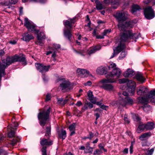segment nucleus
<instances>
[{
	"label": "nucleus",
	"mask_w": 155,
	"mask_h": 155,
	"mask_svg": "<svg viewBox=\"0 0 155 155\" xmlns=\"http://www.w3.org/2000/svg\"><path fill=\"white\" fill-rule=\"evenodd\" d=\"M137 93L139 95H143L139 97L137 99L139 103L147 104L149 102L155 104V90L151 91L148 94L147 88L144 87H140L137 90Z\"/></svg>",
	"instance_id": "1"
},
{
	"label": "nucleus",
	"mask_w": 155,
	"mask_h": 155,
	"mask_svg": "<svg viewBox=\"0 0 155 155\" xmlns=\"http://www.w3.org/2000/svg\"><path fill=\"white\" fill-rule=\"evenodd\" d=\"M129 35L127 32V30L126 31L124 32L121 34L120 43L117 46L115 49H113V53L110 58H112L117 55L119 53L125 48L124 43L128 41L130 39Z\"/></svg>",
	"instance_id": "2"
},
{
	"label": "nucleus",
	"mask_w": 155,
	"mask_h": 155,
	"mask_svg": "<svg viewBox=\"0 0 155 155\" xmlns=\"http://www.w3.org/2000/svg\"><path fill=\"white\" fill-rule=\"evenodd\" d=\"M124 96H126L124 98H122L119 101L113 102L112 103L114 105L126 107L127 105H132L134 103L133 100L128 97V94L126 91H124L122 94Z\"/></svg>",
	"instance_id": "3"
},
{
	"label": "nucleus",
	"mask_w": 155,
	"mask_h": 155,
	"mask_svg": "<svg viewBox=\"0 0 155 155\" xmlns=\"http://www.w3.org/2000/svg\"><path fill=\"white\" fill-rule=\"evenodd\" d=\"M50 111V108L49 107L46 110H44L40 112L38 114V117L39 120V123L43 128L49 118Z\"/></svg>",
	"instance_id": "4"
},
{
	"label": "nucleus",
	"mask_w": 155,
	"mask_h": 155,
	"mask_svg": "<svg viewBox=\"0 0 155 155\" xmlns=\"http://www.w3.org/2000/svg\"><path fill=\"white\" fill-rule=\"evenodd\" d=\"M15 60L14 56L11 57H8L5 60H3L2 62H0V81L1 80L2 76L5 74V70L6 66L15 62Z\"/></svg>",
	"instance_id": "5"
},
{
	"label": "nucleus",
	"mask_w": 155,
	"mask_h": 155,
	"mask_svg": "<svg viewBox=\"0 0 155 155\" xmlns=\"http://www.w3.org/2000/svg\"><path fill=\"white\" fill-rule=\"evenodd\" d=\"M62 82L60 85V89L64 92L68 91L73 88L70 82L68 80L66 81L64 78H59L57 79V82Z\"/></svg>",
	"instance_id": "6"
},
{
	"label": "nucleus",
	"mask_w": 155,
	"mask_h": 155,
	"mask_svg": "<svg viewBox=\"0 0 155 155\" xmlns=\"http://www.w3.org/2000/svg\"><path fill=\"white\" fill-rule=\"evenodd\" d=\"M24 25L28 29V31L35 34H38L39 31L36 29V26L33 22L29 21L27 18H25V20Z\"/></svg>",
	"instance_id": "7"
},
{
	"label": "nucleus",
	"mask_w": 155,
	"mask_h": 155,
	"mask_svg": "<svg viewBox=\"0 0 155 155\" xmlns=\"http://www.w3.org/2000/svg\"><path fill=\"white\" fill-rule=\"evenodd\" d=\"M109 68L110 70L111 68L112 69V71L110 72L117 79L120 78L121 74V71L120 68L116 67V65L115 63L110 64Z\"/></svg>",
	"instance_id": "8"
},
{
	"label": "nucleus",
	"mask_w": 155,
	"mask_h": 155,
	"mask_svg": "<svg viewBox=\"0 0 155 155\" xmlns=\"http://www.w3.org/2000/svg\"><path fill=\"white\" fill-rule=\"evenodd\" d=\"M118 28L122 31H125L126 29L132 28L134 26L133 22L131 21L119 22L118 25Z\"/></svg>",
	"instance_id": "9"
},
{
	"label": "nucleus",
	"mask_w": 155,
	"mask_h": 155,
	"mask_svg": "<svg viewBox=\"0 0 155 155\" xmlns=\"http://www.w3.org/2000/svg\"><path fill=\"white\" fill-rule=\"evenodd\" d=\"M144 15L145 17L148 19H152L155 16L154 11L152 7L150 6L145 8Z\"/></svg>",
	"instance_id": "10"
},
{
	"label": "nucleus",
	"mask_w": 155,
	"mask_h": 155,
	"mask_svg": "<svg viewBox=\"0 0 155 155\" xmlns=\"http://www.w3.org/2000/svg\"><path fill=\"white\" fill-rule=\"evenodd\" d=\"M100 83L102 84L101 87L104 90L109 91H114V85L109 83H110L109 82L101 80L100 81Z\"/></svg>",
	"instance_id": "11"
},
{
	"label": "nucleus",
	"mask_w": 155,
	"mask_h": 155,
	"mask_svg": "<svg viewBox=\"0 0 155 155\" xmlns=\"http://www.w3.org/2000/svg\"><path fill=\"white\" fill-rule=\"evenodd\" d=\"M105 77L106 78L103 79L101 81L110 83H113L116 82L117 80L116 78L110 72H108L105 74Z\"/></svg>",
	"instance_id": "12"
},
{
	"label": "nucleus",
	"mask_w": 155,
	"mask_h": 155,
	"mask_svg": "<svg viewBox=\"0 0 155 155\" xmlns=\"http://www.w3.org/2000/svg\"><path fill=\"white\" fill-rule=\"evenodd\" d=\"M35 66L37 70L42 73L48 71L50 67V65L45 66L38 63H35Z\"/></svg>",
	"instance_id": "13"
},
{
	"label": "nucleus",
	"mask_w": 155,
	"mask_h": 155,
	"mask_svg": "<svg viewBox=\"0 0 155 155\" xmlns=\"http://www.w3.org/2000/svg\"><path fill=\"white\" fill-rule=\"evenodd\" d=\"M77 72L78 75L82 77H86L91 75L89 71L85 69L78 68Z\"/></svg>",
	"instance_id": "14"
},
{
	"label": "nucleus",
	"mask_w": 155,
	"mask_h": 155,
	"mask_svg": "<svg viewBox=\"0 0 155 155\" xmlns=\"http://www.w3.org/2000/svg\"><path fill=\"white\" fill-rule=\"evenodd\" d=\"M15 62L19 61L22 63V64L26 65V61L25 60V56L22 54H20L19 55H15L14 56Z\"/></svg>",
	"instance_id": "15"
},
{
	"label": "nucleus",
	"mask_w": 155,
	"mask_h": 155,
	"mask_svg": "<svg viewBox=\"0 0 155 155\" xmlns=\"http://www.w3.org/2000/svg\"><path fill=\"white\" fill-rule=\"evenodd\" d=\"M115 17L118 20L119 23L125 21L126 19V17L125 16L124 12H117L115 15Z\"/></svg>",
	"instance_id": "16"
},
{
	"label": "nucleus",
	"mask_w": 155,
	"mask_h": 155,
	"mask_svg": "<svg viewBox=\"0 0 155 155\" xmlns=\"http://www.w3.org/2000/svg\"><path fill=\"white\" fill-rule=\"evenodd\" d=\"M40 140V144L43 147L45 146H50L53 143V141L49 138H41Z\"/></svg>",
	"instance_id": "17"
},
{
	"label": "nucleus",
	"mask_w": 155,
	"mask_h": 155,
	"mask_svg": "<svg viewBox=\"0 0 155 155\" xmlns=\"http://www.w3.org/2000/svg\"><path fill=\"white\" fill-rule=\"evenodd\" d=\"M71 31V29H64L63 30L64 37L70 41H71V38L72 36Z\"/></svg>",
	"instance_id": "18"
},
{
	"label": "nucleus",
	"mask_w": 155,
	"mask_h": 155,
	"mask_svg": "<svg viewBox=\"0 0 155 155\" xmlns=\"http://www.w3.org/2000/svg\"><path fill=\"white\" fill-rule=\"evenodd\" d=\"M34 38V37L32 35L29 34L28 32H26L23 34L21 39L25 41L28 42Z\"/></svg>",
	"instance_id": "19"
},
{
	"label": "nucleus",
	"mask_w": 155,
	"mask_h": 155,
	"mask_svg": "<svg viewBox=\"0 0 155 155\" xmlns=\"http://www.w3.org/2000/svg\"><path fill=\"white\" fill-rule=\"evenodd\" d=\"M87 96L88 97V100H89L91 103L95 104L97 101V98L94 97L93 94V92L90 90L88 91L87 93Z\"/></svg>",
	"instance_id": "20"
},
{
	"label": "nucleus",
	"mask_w": 155,
	"mask_h": 155,
	"mask_svg": "<svg viewBox=\"0 0 155 155\" xmlns=\"http://www.w3.org/2000/svg\"><path fill=\"white\" fill-rule=\"evenodd\" d=\"M93 107V104L90 102H86L85 103L84 106L81 108V111L84 112L88 109H91Z\"/></svg>",
	"instance_id": "21"
},
{
	"label": "nucleus",
	"mask_w": 155,
	"mask_h": 155,
	"mask_svg": "<svg viewBox=\"0 0 155 155\" xmlns=\"http://www.w3.org/2000/svg\"><path fill=\"white\" fill-rule=\"evenodd\" d=\"M152 135V134L150 132L145 133L143 134L139 137V139L143 141L148 139Z\"/></svg>",
	"instance_id": "22"
},
{
	"label": "nucleus",
	"mask_w": 155,
	"mask_h": 155,
	"mask_svg": "<svg viewBox=\"0 0 155 155\" xmlns=\"http://www.w3.org/2000/svg\"><path fill=\"white\" fill-rule=\"evenodd\" d=\"M38 39L39 41L38 42L40 44H43L41 40L44 39L46 38V36L43 32H40V31L37 34Z\"/></svg>",
	"instance_id": "23"
},
{
	"label": "nucleus",
	"mask_w": 155,
	"mask_h": 155,
	"mask_svg": "<svg viewBox=\"0 0 155 155\" xmlns=\"http://www.w3.org/2000/svg\"><path fill=\"white\" fill-rule=\"evenodd\" d=\"M96 72L97 74L100 75H103L104 74L105 75L106 74L107 71L105 67L101 66L97 68L96 70Z\"/></svg>",
	"instance_id": "24"
},
{
	"label": "nucleus",
	"mask_w": 155,
	"mask_h": 155,
	"mask_svg": "<svg viewBox=\"0 0 155 155\" xmlns=\"http://www.w3.org/2000/svg\"><path fill=\"white\" fill-rule=\"evenodd\" d=\"M134 74V72L131 69H128L124 73V75L125 77H131Z\"/></svg>",
	"instance_id": "25"
},
{
	"label": "nucleus",
	"mask_w": 155,
	"mask_h": 155,
	"mask_svg": "<svg viewBox=\"0 0 155 155\" xmlns=\"http://www.w3.org/2000/svg\"><path fill=\"white\" fill-rule=\"evenodd\" d=\"M101 48V46L100 45L95 46L90 50L88 52V54L91 55L94 53L96 51L99 50Z\"/></svg>",
	"instance_id": "26"
},
{
	"label": "nucleus",
	"mask_w": 155,
	"mask_h": 155,
	"mask_svg": "<svg viewBox=\"0 0 155 155\" xmlns=\"http://www.w3.org/2000/svg\"><path fill=\"white\" fill-rule=\"evenodd\" d=\"M127 32L129 35L130 39H137L138 38V34L137 33H133L131 30H127Z\"/></svg>",
	"instance_id": "27"
},
{
	"label": "nucleus",
	"mask_w": 155,
	"mask_h": 155,
	"mask_svg": "<svg viewBox=\"0 0 155 155\" xmlns=\"http://www.w3.org/2000/svg\"><path fill=\"white\" fill-rule=\"evenodd\" d=\"M145 124V129L147 130H152L154 127V124L151 122H148Z\"/></svg>",
	"instance_id": "28"
},
{
	"label": "nucleus",
	"mask_w": 155,
	"mask_h": 155,
	"mask_svg": "<svg viewBox=\"0 0 155 155\" xmlns=\"http://www.w3.org/2000/svg\"><path fill=\"white\" fill-rule=\"evenodd\" d=\"M76 128V124L75 123H73L68 127L69 129L71 132L70 135L72 136L75 133V130Z\"/></svg>",
	"instance_id": "29"
},
{
	"label": "nucleus",
	"mask_w": 155,
	"mask_h": 155,
	"mask_svg": "<svg viewBox=\"0 0 155 155\" xmlns=\"http://www.w3.org/2000/svg\"><path fill=\"white\" fill-rule=\"evenodd\" d=\"M120 2V0H111V5L114 8H116Z\"/></svg>",
	"instance_id": "30"
},
{
	"label": "nucleus",
	"mask_w": 155,
	"mask_h": 155,
	"mask_svg": "<svg viewBox=\"0 0 155 155\" xmlns=\"http://www.w3.org/2000/svg\"><path fill=\"white\" fill-rule=\"evenodd\" d=\"M145 124H140L137 130V133H139L143 131L145 129Z\"/></svg>",
	"instance_id": "31"
},
{
	"label": "nucleus",
	"mask_w": 155,
	"mask_h": 155,
	"mask_svg": "<svg viewBox=\"0 0 155 155\" xmlns=\"http://www.w3.org/2000/svg\"><path fill=\"white\" fill-rule=\"evenodd\" d=\"M141 9V8L138 5H134L132 6L131 9V12L132 14H134L135 12L139 11Z\"/></svg>",
	"instance_id": "32"
},
{
	"label": "nucleus",
	"mask_w": 155,
	"mask_h": 155,
	"mask_svg": "<svg viewBox=\"0 0 155 155\" xmlns=\"http://www.w3.org/2000/svg\"><path fill=\"white\" fill-rule=\"evenodd\" d=\"M136 77L138 81L141 82L142 83H143L145 81V79L141 74L138 73L136 75Z\"/></svg>",
	"instance_id": "33"
},
{
	"label": "nucleus",
	"mask_w": 155,
	"mask_h": 155,
	"mask_svg": "<svg viewBox=\"0 0 155 155\" xmlns=\"http://www.w3.org/2000/svg\"><path fill=\"white\" fill-rule=\"evenodd\" d=\"M65 26L64 29H71L72 27V24L69 20H66L64 23Z\"/></svg>",
	"instance_id": "34"
},
{
	"label": "nucleus",
	"mask_w": 155,
	"mask_h": 155,
	"mask_svg": "<svg viewBox=\"0 0 155 155\" xmlns=\"http://www.w3.org/2000/svg\"><path fill=\"white\" fill-rule=\"evenodd\" d=\"M127 85L128 87H135V82L132 80H129L127 83Z\"/></svg>",
	"instance_id": "35"
},
{
	"label": "nucleus",
	"mask_w": 155,
	"mask_h": 155,
	"mask_svg": "<svg viewBox=\"0 0 155 155\" xmlns=\"http://www.w3.org/2000/svg\"><path fill=\"white\" fill-rule=\"evenodd\" d=\"M95 2L96 4V8L97 10H101L103 8V6L101 3L99 1L97 0H95Z\"/></svg>",
	"instance_id": "36"
},
{
	"label": "nucleus",
	"mask_w": 155,
	"mask_h": 155,
	"mask_svg": "<svg viewBox=\"0 0 155 155\" xmlns=\"http://www.w3.org/2000/svg\"><path fill=\"white\" fill-rule=\"evenodd\" d=\"M73 50L74 52L77 54H79L81 56H85V51L83 50H81L79 51H77L75 49L73 48Z\"/></svg>",
	"instance_id": "37"
},
{
	"label": "nucleus",
	"mask_w": 155,
	"mask_h": 155,
	"mask_svg": "<svg viewBox=\"0 0 155 155\" xmlns=\"http://www.w3.org/2000/svg\"><path fill=\"white\" fill-rule=\"evenodd\" d=\"M59 136L63 139H64L66 137V133L65 130H61V134H59Z\"/></svg>",
	"instance_id": "38"
},
{
	"label": "nucleus",
	"mask_w": 155,
	"mask_h": 155,
	"mask_svg": "<svg viewBox=\"0 0 155 155\" xmlns=\"http://www.w3.org/2000/svg\"><path fill=\"white\" fill-rule=\"evenodd\" d=\"M51 127L50 126H47L46 129V134L45 136H50L51 134Z\"/></svg>",
	"instance_id": "39"
},
{
	"label": "nucleus",
	"mask_w": 155,
	"mask_h": 155,
	"mask_svg": "<svg viewBox=\"0 0 155 155\" xmlns=\"http://www.w3.org/2000/svg\"><path fill=\"white\" fill-rule=\"evenodd\" d=\"M18 142V140L16 138H14L10 143L7 145V147H8L10 146V145H11L12 146H14L15 144Z\"/></svg>",
	"instance_id": "40"
},
{
	"label": "nucleus",
	"mask_w": 155,
	"mask_h": 155,
	"mask_svg": "<svg viewBox=\"0 0 155 155\" xmlns=\"http://www.w3.org/2000/svg\"><path fill=\"white\" fill-rule=\"evenodd\" d=\"M132 117L135 121L140 122V119L138 114H132Z\"/></svg>",
	"instance_id": "41"
},
{
	"label": "nucleus",
	"mask_w": 155,
	"mask_h": 155,
	"mask_svg": "<svg viewBox=\"0 0 155 155\" xmlns=\"http://www.w3.org/2000/svg\"><path fill=\"white\" fill-rule=\"evenodd\" d=\"M127 53L125 51H122L120 53L118 58L119 60H121L126 56Z\"/></svg>",
	"instance_id": "42"
},
{
	"label": "nucleus",
	"mask_w": 155,
	"mask_h": 155,
	"mask_svg": "<svg viewBox=\"0 0 155 155\" xmlns=\"http://www.w3.org/2000/svg\"><path fill=\"white\" fill-rule=\"evenodd\" d=\"M47 147L46 146H44L41 150L42 155H47L46 150Z\"/></svg>",
	"instance_id": "43"
},
{
	"label": "nucleus",
	"mask_w": 155,
	"mask_h": 155,
	"mask_svg": "<svg viewBox=\"0 0 155 155\" xmlns=\"http://www.w3.org/2000/svg\"><path fill=\"white\" fill-rule=\"evenodd\" d=\"M135 87H128V91L132 95H134L135 92Z\"/></svg>",
	"instance_id": "44"
},
{
	"label": "nucleus",
	"mask_w": 155,
	"mask_h": 155,
	"mask_svg": "<svg viewBox=\"0 0 155 155\" xmlns=\"http://www.w3.org/2000/svg\"><path fill=\"white\" fill-rule=\"evenodd\" d=\"M18 125V124L17 122H15L13 124L11 125L10 127L12 129H16V127Z\"/></svg>",
	"instance_id": "45"
},
{
	"label": "nucleus",
	"mask_w": 155,
	"mask_h": 155,
	"mask_svg": "<svg viewBox=\"0 0 155 155\" xmlns=\"http://www.w3.org/2000/svg\"><path fill=\"white\" fill-rule=\"evenodd\" d=\"M102 153V151L101 150L97 149L95 150L93 153V155H96L97 154H100Z\"/></svg>",
	"instance_id": "46"
},
{
	"label": "nucleus",
	"mask_w": 155,
	"mask_h": 155,
	"mask_svg": "<svg viewBox=\"0 0 155 155\" xmlns=\"http://www.w3.org/2000/svg\"><path fill=\"white\" fill-rule=\"evenodd\" d=\"M15 134V132L11 130V131L8 133V136L9 137L11 138L14 137Z\"/></svg>",
	"instance_id": "47"
},
{
	"label": "nucleus",
	"mask_w": 155,
	"mask_h": 155,
	"mask_svg": "<svg viewBox=\"0 0 155 155\" xmlns=\"http://www.w3.org/2000/svg\"><path fill=\"white\" fill-rule=\"evenodd\" d=\"M111 31L110 29H108L105 30L104 32L101 33L102 35H103L104 36L106 35L107 33H109Z\"/></svg>",
	"instance_id": "48"
},
{
	"label": "nucleus",
	"mask_w": 155,
	"mask_h": 155,
	"mask_svg": "<svg viewBox=\"0 0 155 155\" xmlns=\"http://www.w3.org/2000/svg\"><path fill=\"white\" fill-rule=\"evenodd\" d=\"M58 103L61 105V106H63L64 105V101H63V98H61L58 99Z\"/></svg>",
	"instance_id": "49"
},
{
	"label": "nucleus",
	"mask_w": 155,
	"mask_h": 155,
	"mask_svg": "<svg viewBox=\"0 0 155 155\" xmlns=\"http://www.w3.org/2000/svg\"><path fill=\"white\" fill-rule=\"evenodd\" d=\"M154 150V148H153L151 149L150 150H148L147 152V153L146 154L147 155H151L153 153Z\"/></svg>",
	"instance_id": "50"
},
{
	"label": "nucleus",
	"mask_w": 155,
	"mask_h": 155,
	"mask_svg": "<svg viewBox=\"0 0 155 155\" xmlns=\"http://www.w3.org/2000/svg\"><path fill=\"white\" fill-rule=\"evenodd\" d=\"M128 80L126 78H123L119 80V82L120 83H124L126 82H127Z\"/></svg>",
	"instance_id": "51"
},
{
	"label": "nucleus",
	"mask_w": 155,
	"mask_h": 155,
	"mask_svg": "<svg viewBox=\"0 0 155 155\" xmlns=\"http://www.w3.org/2000/svg\"><path fill=\"white\" fill-rule=\"evenodd\" d=\"M48 49L50 50V51L47 52L46 54L47 55H48L52 53L53 52V49L52 48H51L50 47H49L48 48Z\"/></svg>",
	"instance_id": "52"
},
{
	"label": "nucleus",
	"mask_w": 155,
	"mask_h": 155,
	"mask_svg": "<svg viewBox=\"0 0 155 155\" xmlns=\"http://www.w3.org/2000/svg\"><path fill=\"white\" fill-rule=\"evenodd\" d=\"M151 109L150 106H144L143 107V109L146 112H148V111L150 110Z\"/></svg>",
	"instance_id": "53"
},
{
	"label": "nucleus",
	"mask_w": 155,
	"mask_h": 155,
	"mask_svg": "<svg viewBox=\"0 0 155 155\" xmlns=\"http://www.w3.org/2000/svg\"><path fill=\"white\" fill-rule=\"evenodd\" d=\"M124 120L125 122L127 124H129L130 122V121L127 117V116L126 114L124 115Z\"/></svg>",
	"instance_id": "54"
},
{
	"label": "nucleus",
	"mask_w": 155,
	"mask_h": 155,
	"mask_svg": "<svg viewBox=\"0 0 155 155\" xmlns=\"http://www.w3.org/2000/svg\"><path fill=\"white\" fill-rule=\"evenodd\" d=\"M99 147L100 150H104L105 152H106L107 151V150L106 149H105L104 148V146H103L101 144H100L98 145Z\"/></svg>",
	"instance_id": "55"
},
{
	"label": "nucleus",
	"mask_w": 155,
	"mask_h": 155,
	"mask_svg": "<svg viewBox=\"0 0 155 155\" xmlns=\"http://www.w3.org/2000/svg\"><path fill=\"white\" fill-rule=\"evenodd\" d=\"M89 136H88L89 137L88 139L90 140H91L92 138L94 136V134L91 132H89Z\"/></svg>",
	"instance_id": "56"
},
{
	"label": "nucleus",
	"mask_w": 155,
	"mask_h": 155,
	"mask_svg": "<svg viewBox=\"0 0 155 155\" xmlns=\"http://www.w3.org/2000/svg\"><path fill=\"white\" fill-rule=\"evenodd\" d=\"M87 153H91L93 151V148L88 146L87 147Z\"/></svg>",
	"instance_id": "57"
},
{
	"label": "nucleus",
	"mask_w": 155,
	"mask_h": 155,
	"mask_svg": "<svg viewBox=\"0 0 155 155\" xmlns=\"http://www.w3.org/2000/svg\"><path fill=\"white\" fill-rule=\"evenodd\" d=\"M53 46V48H55L54 50H56L60 48V45L59 44H54Z\"/></svg>",
	"instance_id": "58"
},
{
	"label": "nucleus",
	"mask_w": 155,
	"mask_h": 155,
	"mask_svg": "<svg viewBox=\"0 0 155 155\" xmlns=\"http://www.w3.org/2000/svg\"><path fill=\"white\" fill-rule=\"evenodd\" d=\"M18 0H11L8 3L9 5L15 4L17 3Z\"/></svg>",
	"instance_id": "59"
},
{
	"label": "nucleus",
	"mask_w": 155,
	"mask_h": 155,
	"mask_svg": "<svg viewBox=\"0 0 155 155\" xmlns=\"http://www.w3.org/2000/svg\"><path fill=\"white\" fill-rule=\"evenodd\" d=\"M7 154L6 151L3 150H0V155H7Z\"/></svg>",
	"instance_id": "60"
},
{
	"label": "nucleus",
	"mask_w": 155,
	"mask_h": 155,
	"mask_svg": "<svg viewBox=\"0 0 155 155\" xmlns=\"http://www.w3.org/2000/svg\"><path fill=\"white\" fill-rule=\"evenodd\" d=\"M51 98V95L50 94H48L46 96L45 101H48L50 100Z\"/></svg>",
	"instance_id": "61"
},
{
	"label": "nucleus",
	"mask_w": 155,
	"mask_h": 155,
	"mask_svg": "<svg viewBox=\"0 0 155 155\" xmlns=\"http://www.w3.org/2000/svg\"><path fill=\"white\" fill-rule=\"evenodd\" d=\"M84 84L85 86H91L92 84V82L90 81H88L86 83H84Z\"/></svg>",
	"instance_id": "62"
},
{
	"label": "nucleus",
	"mask_w": 155,
	"mask_h": 155,
	"mask_svg": "<svg viewBox=\"0 0 155 155\" xmlns=\"http://www.w3.org/2000/svg\"><path fill=\"white\" fill-rule=\"evenodd\" d=\"M70 21V22L72 24V23H74L76 22V18H70L69 19Z\"/></svg>",
	"instance_id": "63"
},
{
	"label": "nucleus",
	"mask_w": 155,
	"mask_h": 155,
	"mask_svg": "<svg viewBox=\"0 0 155 155\" xmlns=\"http://www.w3.org/2000/svg\"><path fill=\"white\" fill-rule=\"evenodd\" d=\"M52 57L54 58H55L56 57V51L55 50H53V52L52 53Z\"/></svg>",
	"instance_id": "64"
}]
</instances>
